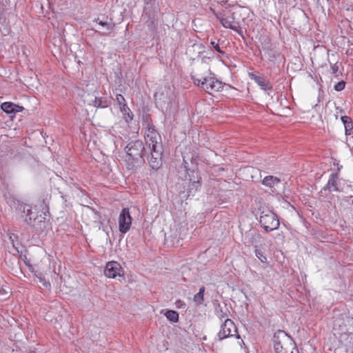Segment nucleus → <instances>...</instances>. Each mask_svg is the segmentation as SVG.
Listing matches in <instances>:
<instances>
[{"instance_id": "26", "label": "nucleus", "mask_w": 353, "mask_h": 353, "mask_svg": "<svg viewBox=\"0 0 353 353\" xmlns=\"http://www.w3.org/2000/svg\"><path fill=\"white\" fill-rule=\"evenodd\" d=\"M165 316L168 320L172 323H176L179 321V314L174 310H167L165 313Z\"/></svg>"}, {"instance_id": "35", "label": "nucleus", "mask_w": 353, "mask_h": 353, "mask_svg": "<svg viewBox=\"0 0 353 353\" xmlns=\"http://www.w3.org/2000/svg\"><path fill=\"white\" fill-rule=\"evenodd\" d=\"M352 205H353V200H352Z\"/></svg>"}, {"instance_id": "28", "label": "nucleus", "mask_w": 353, "mask_h": 353, "mask_svg": "<svg viewBox=\"0 0 353 353\" xmlns=\"http://www.w3.org/2000/svg\"><path fill=\"white\" fill-rule=\"evenodd\" d=\"M34 275L38 278L39 282L41 283L44 287L46 288H50V283L46 280L45 277L41 273L35 272Z\"/></svg>"}, {"instance_id": "17", "label": "nucleus", "mask_w": 353, "mask_h": 353, "mask_svg": "<svg viewBox=\"0 0 353 353\" xmlns=\"http://www.w3.org/2000/svg\"><path fill=\"white\" fill-rule=\"evenodd\" d=\"M210 46L212 47L219 54L225 55L226 46L223 45V41L220 39H211L210 42Z\"/></svg>"}, {"instance_id": "33", "label": "nucleus", "mask_w": 353, "mask_h": 353, "mask_svg": "<svg viewBox=\"0 0 353 353\" xmlns=\"http://www.w3.org/2000/svg\"><path fill=\"white\" fill-rule=\"evenodd\" d=\"M99 230H102L103 232H105L107 234V235H108V232H109V231H108V230L107 227H104V226H103V225H102V223H101V225L99 226Z\"/></svg>"}, {"instance_id": "20", "label": "nucleus", "mask_w": 353, "mask_h": 353, "mask_svg": "<svg viewBox=\"0 0 353 353\" xmlns=\"http://www.w3.org/2000/svg\"><path fill=\"white\" fill-rule=\"evenodd\" d=\"M341 121L344 125L346 134H351L353 130L352 119L350 117L343 116L341 117Z\"/></svg>"}, {"instance_id": "3", "label": "nucleus", "mask_w": 353, "mask_h": 353, "mask_svg": "<svg viewBox=\"0 0 353 353\" xmlns=\"http://www.w3.org/2000/svg\"><path fill=\"white\" fill-rule=\"evenodd\" d=\"M259 223L265 232H271L279 228L280 222L278 216L270 209L265 207H260Z\"/></svg>"}, {"instance_id": "29", "label": "nucleus", "mask_w": 353, "mask_h": 353, "mask_svg": "<svg viewBox=\"0 0 353 353\" xmlns=\"http://www.w3.org/2000/svg\"><path fill=\"white\" fill-rule=\"evenodd\" d=\"M255 255L262 263H268L267 257L265 256V254L261 250L256 249L255 250Z\"/></svg>"}, {"instance_id": "6", "label": "nucleus", "mask_w": 353, "mask_h": 353, "mask_svg": "<svg viewBox=\"0 0 353 353\" xmlns=\"http://www.w3.org/2000/svg\"><path fill=\"white\" fill-rule=\"evenodd\" d=\"M10 208L14 213L25 221V218L33 215L32 208L30 205L24 203L19 200L12 199L10 203Z\"/></svg>"}, {"instance_id": "30", "label": "nucleus", "mask_w": 353, "mask_h": 353, "mask_svg": "<svg viewBox=\"0 0 353 353\" xmlns=\"http://www.w3.org/2000/svg\"><path fill=\"white\" fill-rule=\"evenodd\" d=\"M116 99L117 103L119 105V108H121V106H123V105H126L127 104L124 97L122 94H117L116 95V99Z\"/></svg>"}, {"instance_id": "34", "label": "nucleus", "mask_w": 353, "mask_h": 353, "mask_svg": "<svg viewBox=\"0 0 353 353\" xmlns=\"http://www.w3.org/2000/svg\"><path fill=\"white\" fill-rule=\"evenodd\" d=\"M28 353H37L35 351H30Z\"/></svg>"}, {"instance_id": "5", "label": "nucleus", "mask_w": 353, "mask_h": 353, "mask_svg": "<svg viewBox=\"0 0 353 353\" xmlns=\"http://www.w3.org/2000/svg\"><path fill=\"white\" fill-rule=\"evenodd\" d=\"M127 155L133 160L142 159L143 152L147 148L143 146L141 141L137 140L130 142L125 148Z\"/></svg>"}, {"instance_id": "14", "label": "nucleus", "mask_w": 353, "mask_h": 353, "mask_svg": "<svg viewBox=\"0 0 353 353\" xmlns=\"http://www.w3.org/2000/svg\"><path fill=\"white\" fill-rule=\"evenodd\" d=\"M249 77L263 90H272V85L263 76H259L254 73H249Z\"/></svg>"}, {"instance_id": "7", "label": "nucleus", "mask_w": 353, "mask_h": 353, "mask_svg": "<svg viewBox=\"0 0 353 353\" xmlns=\"http://www.w3.org/2000/svg\"><path fill=\"white\" fill-rule=\"evenodd\" d=\"M185 171V179L187 181H189L188 185V196H190V195L193 196L201 186V177L199 176L198 172L196 171H190L188 169H186Z\"/></svg>"}, {"instance_id": "24", "label": "nucleus", "mask_w": 353, "mask_h": 353, "mask_svg": "<svg viewBox=\"0 0 353 353\" xmlns=\"http://www.w3.org/2000/svg\"><path fill=\"white\" fill-rule=\"evenodd\" d=\"M245 239H248L249 243L256 246L261 239V235L256 232H250L246 234Z\"/></svg>"}, {"instance_id": "15", "label": "nucleus", "mask_w": 353, "mask_h": 353, "mask_svg": "<svg viewBox=\"0 0 353 353\" xmlns=\"http://www.w3.org/2000/svg\"><path fill=\"white\" fill-rule=\"evenodd\" d=\"M281 182V181L279 178L272 175L266 176L261 181L263 185L271 188L273 192L279 187Z\"/></svg>"}, {"instance_id": "16", "label": "nucleus", "mask_w": 353, "mask_h": 353, "mask_svg": "<svg viewBox=\"0 0 353 353\" xmlns=\"http://www.w3.org/2000/svg\"><path fill=\"white\" fill-rule=\"evenodd\" d=\"M339 174L333 173L330 176L329 180L325 185L324 189L330 192H340L341 190L338 185Z\"/></svg>"}, {"instance_id": "1", "label": "nucleus", "mask_w": 353, "mask_h": 353, "mask_svg": "<svg viewBox=\"0 0 353 353\" xmlns=\"http://www.w3.org/2000/svg\"><path fill=\"white\" fill-rule=\"evenodd\" d=\"M142 125L147 148L152 150L162 148L161 137L151 121L145 118L143 120Z\"/></svg>"}, {"instance_id": "8", "label": "nucleus", "mask_w": 353, "mask_h": 353, "mask_svg": "<svg viewBox=\"0 0 353 353\" xmlns=\"http://www.w3.org/2000/svg\"><path fill=\"white\" fill-rule=\"evenodd\" d=\"M25 222L32 226L36 234H41L43 233L48 226V223L46 221L45 217H43L41 214L39 216H37L36 217H33L32 215L25 218Z\"/></svg>"}, {"instance_id": "2", "label": "nucleus", "mask_w": 353, "mask_h": 353, "mask_svg": "<svg viewBox=\"0 0 353 353\" xmlns=\"http://www.w3.org/2000/svg\"><path fill=\"white\" fill-rule=\"evenodd\" d=\"M192 79L194 84L200 86L208 93L220 92L223 90L224 87H230L229 84L218 80L211 73L208 77H201V78L192 77Z\"/></svg>"}, {"instance_id": "9", "label": "nucleus", "mask_w": 353, "mask_h": 353, "mask_svg": "<svg viewBox=\"0 0 353 353\" xmlns=\"http://www.w3.org/2000/svg\"><path fill=\"white\" fill-rule=\"evenodd\" d=\"M123 274L124 272L120 263L114 261L107 263L104 270V274L107 277L114 279L118 276L123 275Z\"/></svg>"}, {"instance_id": "12", "label": "nucleus", "mask_w": 353, "mask_h": 353, "mask_svg": "<svg viewBox=\"0 0 353 353\" xmlns=\"http://www.w3.org/2000/svg\"><path fill=\"white\" fill-rule=\"evenodd\" d=\"M352 339V334L347 333L341 334L339 341L341 344L335 349L334 353H347V347L351 343Z\"/></svg>"}, {"instance_id": "22", "label": "nucleus", "mask_w": 353, "mask_h": 353, "mask_svg": "<svg viewBox=\"0 0 353 353\" xmlns=\"http://www.w3.org/2000/svg\"><path fill=\"white\" fill-rule=\"evenodd\" d=\"M120 111L121 112L123 119L127 123H129L133 119V114L128 105H123L120 108Z\"/></svg>"}, {"instance_id": "21", "label": "nucleus", "mask_w": 353, "mask_h": 353, "mask_svg": "<svg viewBox=\"0 0 353 353\" xmlns=\"http://www.w3.org/2000/svg\"><path fill=\"white\" fill-rule=\"evenodd\" d=\"M97 23H98L101 26L105 28V31L101 33V35L107 36L113 30L114 27V24L112 23L104 22L101 21L99 18L94 20Z\"/></svg>"}, {"instance_id": "4", "label": "nucleus", "mask_w": 353, "mask_h": 353, "mask_svg": "<svg viewBox=\"0 0 353 353\" xmlns=\"http://www.w3.org/2000/svg\"><path fill=\"white\" fill-rule=\"evenodd\" d=\"M217 336L220 341L232 336H234L236 339L240 338L234 323L228 318L225 319L223 323L221 325V328L217 334Z\"/></svg>"}, {"instance_id": "23", "label": "nucleus", "mask_w": 353, "mask_h": 353, "mask_svg": "<svg viewBox=\"0 0 353 353\" xmlns=\"http://www.w3.org/2000/svg\"><path fill=\"white\" fill-rule=\"evenodd\" d=\"M1 108L6 113L10 114L17 112V108H19V106L11 102H4L1 104Z\"/></svg>"}, {"instance_id": "31", "label": "nucleus", "mask_w": 353, "mask_h": 353, "mask_svg": "<svg viewBox=\"0 0 353 353\" xmlns=\"http://www.w3.org/2000/svg\"><path fill=\"white\" fill-rule=\"evenodd\" d=\"M345 87V82L344 81H341L339 82H338L336 84H335L334 85V90L336 91H342L344 90Z\"/></svg>"}, {"instance_id": "27", "label": "nucleus", "mask_w": 353, "mask_h": 353, "mask_svg": "<svg viewBox=\"0 0 353 353\" xmlns=\"http://www.w3.org/2000/svg\"><path fill=\"white\" fill-rule=\"evenodd\" d=\"M339 68L337 62L335 63H330L331 74L336 79H339L341 74V73L339 72Z\"/></svg>"}, {"instance_id": "18", "label": "nucleus", "mask_w": 353, "mask_h": 353, "mask_svg": "<svg viewBox=\"0 0 353 353\" xmlns=\"http://www.w3.org/2000/svg\"><path fill=\"white\" fill-rule=\"evenodd\" d=\"M220 22L222 26L225 28L231 29L234 31L239 32L240 31L239 26H237L230 18H221Z\"/></svg>"}, {"instance_id": "10", "label": "nucleus", "mask_w": 353, "mask_h": 353, "mask_svg": "<svg viewBox=\"0 0 353 353\" xmlns=\"http://www.w3.org/2000/svg\"><path fill=\"white\" fill-rule=\"evenodd\" d=\"M132 224V217L128 208H123L119 217V231L125 234L130 228Z\"/></svg>"}, {"instance_id": "25", "label": "nucleus", "mask_w": 353, "mask_h": 353, "mask_svg": "<svg viewBox=\"0 0 353 353\" xmlns=\"http://www.w3.org/2000/svg\"><path fill=\"white\" fill-rule=\"evenodd\" d=\"M205 288L204 286H201L199 288V291L197 294L194 296L193 301L196 305H200L203 303L204 301V292Z\"/></svg>"}, {"instance_id": "32", "label": "nucleus", "mask_w": 353, "mask_h": 353, "mask_svg": "<svg viewBox=\"0 0 353 353\" xmlns=\"http://www.w3.org/2000/svg\"><path fill=\"white\" fill-rule=\"evenodd\" d=\"M217 316L221 321H224L225 319L228 318L227 314L224 313L222 310H221L220 312L218 313Z\"/></svg>"}, {"instance_id": "13", "label": "nucleus", "mask_w": 353, "mask_h": 353, "mask_svg": "<svg viewBox=\"0 0 353 353\" xmlns=\"http://www.w3.org/2000/svg\"><path fill=\"white\" fill-rule=\"evenodd\" d=\"M288 337L287 333L283 330H278L273 336L274 348L276 353H281L283 350L281 339Z\"/></svg>"}, {"instance_id": "11", "label": "nucleus", "mask_w": 353, "mask_h": 353, "mask_svg": "<svg viewBox=\"0 0 353 353\" xmlns=\"http://www.w3.org/2000/svg\"><path fill=\"white\" fill-rule=\"evenodd\" d=\"M149 150L150 156L148 158V164L153 170H158L161 165L162 148Z\"/></svg>"}, {"instance_id": "19", "label": "nucleus", "mask_w": 353, "mask_h": 353, "mask_svg": "<svg viewBox=\"0 0 353 353\" xmlns=\"http://www.w3.org/2000/svg\"><path fill=\"white\" fill-rule=\"evenodd\" d=\"M88 104L97 108H105L108 105V101L105 98L97 97H94V99Z\"/></svg>"}]
</instances>
